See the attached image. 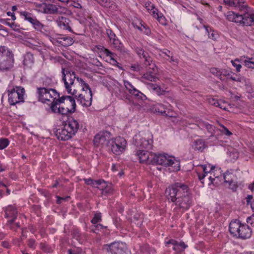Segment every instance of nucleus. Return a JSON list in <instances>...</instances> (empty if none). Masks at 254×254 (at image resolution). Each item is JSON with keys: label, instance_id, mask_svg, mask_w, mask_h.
Returning <instances> with one entry per match:
<instances>
[{"label": "nucleus", "instance_id": "obj_1", "mask_svg": "<svg viewBox=\"0 0 254 254\" xmlns=\"http://www.w3.org/2000/svg\"><path fill=\"white\" fill-rule=\"evenodd\" d=\"M168 200L173 202L176 211L184 212L192 204L193 198L188 186L182 183H176L166 190Z\"/></svg>", "mask_w": 254, "mask_h": 254}, {"label": "nucleus", "instance_id": "obj_2", "mask_svg": "<svg viewBox=\"0 0 254 254\" xmlns=\"http://www.w3.org/2000/svg\"><path fill=\"white\" fill-rule=\"evenodd\" d=\"M226 17L227 20L243 26H254V10L248 8L247 11L243 14H239L232 11L227 12Z\"/></svg>", "mask_w": 254, "mask_h": 254}, {"label": "nucleus", "instance_id": "obj_3", "mask_svg": "<svg viewBox=\"0 0 254 254\" xmlns=\"http://www.w3.org/2000/svg\"><path fill=\"white\" fill-rule=\"evenodd\" d=\"M79 127L78 122L76 120L73 118L70 119L57 130L56 135L59 139L67 140L75 134Z\"/></svg>", "mask_w": 254, "mask_h": 254}, {"label": "nucleus", "instance_id": "obj_4", "mask_svg": "<svg viewBox=\"0 0 254 254\" xmlns=\"http://www.w3.org/2000/svg\"><path fill=\"white\" fill-rule=\"evenodd\" d=\"M199 168L203 172L202 174L197 173L198 177L200 180H203L209 174L208 178L209 181L208 185L214 184L217 185L221 182L220 178L222 177V171L220 168L213 166L210 164L200 165Z\"/></svg>", "mask_w": 254, "mask_h": 254}, {"label": "nucleus", "instance_id": "obj_5", "mask_svg": "<svg viewBox=\"0 0 254 254\" xmlns=\"http://www.w3.org/2000/svg\"><path fill=\"white\" fill-rule=\"evenodd\" d=\"M229 231L231 234L237 238L246 239L250 238L252 230L248 225L237 220L232 221L229 224Z\"/></svg>", "mask_w": 254, "mask_h": 254}, {"label": "nucleus", "instance_id": "obj_6", "mask_svg": "<svg viewBox=\"0 0 254 254\" xmlns=\"http://www.w3.org/2000/svg\"><path fill=\"white\" fill-rule=\"evenodd\" d=\"M14 62V55L12 51L4 46H0V71H6L10 70Z\"/></svg>", "mask_w": 254, "mask_h": 254}, {"label": "nucleus", "instance_id": "obj_7", "mask_svg": "<svg viewBox=\"0 0 254 254\" xmlns=\"http://www.w3.org/2000/svg\"><path fill=\"white\" fill-rule=\"evenodd\" d=\"M153 164L161 165L165 167H170L169 170L176 172L180 170V162L175 157L166 154H156L154 157Z\"/></svg>", "mask_w": 254, "mask_h": 254}, {"label": "nucleus", "instance_id": "obj_8", "mask_svg": "<svg viewBox=\"0 0 254 254\" xmlns=\"http://www.w3.org/2000/svg\"><path fill=\"white\" fill-rule=\"evenodd\" d=\"M6 92L8 102L11 106L24 102L25 89L21 86H8Z\"/></svg>", "mask_w": 254, "mask_h": 254}, {"label": "nucleus", "instance_id": "obj_9", "mask_svg": "<svg viewBox=\"0 0 254 254\" xmlns=\"http://www.w3.org/2000/svg\"><path fill=\"white\" fill-rule=\"evenodd\" d=\"M37 94L39 101L43 103L49 102L51 104L56 102L60 96L59 94L55 89L45 87L38 88Z\"/></svg>", "mask_w": 254, "mask_h": 254}, {"label": "nucleus", "instance_id": "obj_10", "mask_svg": "<svg viewBox=\"0 0 254 254\" xmlns=\"http://www.w3.org/2000/svg\"><path fill=\"white\" fill-rule=\"evenodd\" d=\"M133 143L137 147L151 149L153 143V135L150 132L136 134L133 137Z\"/></svg>", "mask_w": 254, "mask_h": 254}, {"label": "nucleus", "instance_id": "obj_11", "mask_svg": "<svg viewBox=\"0 0 254 254\" xmlns=\"http://www.w3.org/2000/svg\"><path fill=\"white\" fill-rule=\"evenodd\" d=\"M63 75V80L64 81V87L68 94L75 95L77 93L76 83L74 82L76 78L74 72H70L65 73L64 69L62 68Z\"/></svg>", "mask_w": 254, "mask_h": 254}, {"label": "nucleus", "instance_id": "obj_12", "mask_svg": "<svg viewBox=\"0 0 254 254\" xmlns=\"http://www.w3.org/2000/svg\"><path fill=\"white\" fill-rule=\"evenodd\" d=\"M112 152L116 155L122 154L126 150L127 141L125 138L117 137L112 139L109 141Z\"/></svg>", "mask_w": 254, "mask_h": 254}, {"label": "nucleus", "instance_id": "obj_13", "mask_svg": "<svg viewBox=\"0 0 254 254\" xmlns=\"http://www.w3.org/2000/svg\"><path fill=\"white\" fill-rule=\"evenodd\" d=\"M50 40L54 45L64 47L70 46L74 43V40L71 37L60 34L50 36Z\"/></svg>", "mask_w": 254, "mask_h": 254}, {"label": "nucleus", "instance_id": "obj_14", "mask_svg": "<svg viewBox=\"0 0 254 254\" xmlns=\"http://www.w3.org/2000/svg\"><path fill=\"white\" fill-rule=\"evenodd\" d=\"M145 7L153 17L157 19L161 24L163 25H166L167 24L165 17L161 13L159 12L158 10L155 8L153 3L150 1H147L145 3Z\"/></svg>", "mask_w": 254, "mask_h": 254}, {"label": "nucleus", "instance_id": "obj_15", "mask_svg": "<svg viewBox=\"0 0 254 254\" xmlns=\"http://www.w3.org/2000/svg\"><path fill=\"white\" fill-rule=\"evenodd\" d=\"M35 7L38 11L45 14H54L58 12V6L57 5L43 2L41 3H36Z\"/></svg>", "mask_w": 254, "mask_h": 254}, {"label": "nucleus", "instance_id": "obj_16", "mask_svg": "<svg viewBox=\"0 0 254 254\" xmlns=\"http://www.w3.org/2000/svg\"><path fill=\"white\" fill-rule=\"evenodd\" d=\"M135 155L138 157L140 163H146L150 164H153L155 153L147 150L139 149L136 151Z\"/></svg>", "mask_w": 254, "mask_h": 254}, {"label": "nucleus", "instance_id": "obj_17", "mask_svg": "<svg viewBox=\"0 0 254 254\" xmlns=\"http://www.w3.org/2000/svg\"><path fill=\"white\" fill-rule=\"evenodd\" d=\"M59 102L63 104L70 112V114L74 113L76 111V105L74 98L71 96H63L59 97Z\"/></svg>", "mask_w": 254, "mask_h": 254}, {"label": "nucleus", "instance_id": "obj_18", "mask_svg": "<svg viewBox=\"0 0 254 254\" xmlns=\"http://www.w3.org/2000/svg\"><path fill=\"white\" fill-rule=\"evenodd\" d=\"M225 185L233 190H235L238 187L237 177L233 173L227 171L223 177Z\"/></svg>", "mask_w": 254, "mask_h": 254}, {"label": "nucleus", "instance_id": "obj_19", "mask_svg": "<svg viewBox=\"0 0 254 254\" xmlns=\"http://www.w3.org/2000/svg\"><path fill=\"white\" fill-rule=\"evenodd\" d=\"M111 137V133L109 131L105 130L99 132L97 134L94 138V143L96 146L100 145H104L106 144L109 141Z\"/></svg>", "mask_w": 254, "mask_h": 254}, {"label": "nucleus", "instance_id": "obj_20", "mask_svg": "<svg viewBox=\"0 0 254 254\" xmlns=\"http://www.w3.org/2000/svg\"><path fill=\"white\" fill-rule=\"evenodd\" d=\"M75 98L82 106L89 107L91 105L92 99V93L91 91L84 92L75 95Z\"/></svg>", "mask_w": 254, "mask_h": 254}, {"label": "nucleus", "instance_id": "obj_21", "mask_svg": "<svg viewBox=\"0 0 254 254\" xmlns=\"http://www.w3.org/2000/svg\"><path fill=\"white\" fill-rule=\"evenodd\" d=\"M109 251L112 254H124L127 250L125 243L123 242H114L108 246Z\"/></svg>", "mask_w": 254, "mask_h": 254}, {"label": "nucleus", "instance_id": "obj_22", "mask_svg": "<svg viewBox=\"0 0 254 254\" xmlns=\"http://www.w3.org/2000/svg\"><path fill=\"white\" fill-rule=\"evenodd\" d=\"M155 112L169 117H176V114L172 110L168 109L166 106L161 103H156L154 106Z\"/></svg>", "mask_w": 254, "mask_h": 254}, {"label": "nucleus", "instance_id": "obj_23", "mask_svg": "<svg viewBox=\"0 0 254 254\" xmlns=\"http://www.w3.org/2000/svg\"><path fill=\"white\" fill-rule=\"evenodd\" d=\"M59 99L54 103H52L50 108L52 111L55 113H58L63 115H67L70 114L68 110L62 104H60L59 101Z\"/></svg>", "mask_w": 254, "mask_h": 254}, {"label": "nucleus", "instance_id": "obj_24", "mask_svg": "<svg viewBox=\"0 0 254 254\" xmlns=\"http://www.w3.org/2000/svg\"><path fill=\"white\" fill-rule=\"evenodd\" d=\"M4 211L5 218H11V219L9 220L6 223V225H10L17 217V211L13 206L9 205L6 207Z\"/></svg>", "mask_w": 254, "mask_h": 254}, {"label": "nucleus", "instance_id": "obj_25", "mask_svg": "<svg viewBox=\"0 0 254 254\" xmlns=\"http://www.w3.org/2000/svg\"><path fill=\"white\" fill-rule=\"evenodd\" d=\"M124 85L127 91L131 96L138 99H142L144 96L140 91L136 89L129 81H125Z\"/></svg>", "mask_w": 254, "mask_h": 254}, {"label": "nucleus", "instance_id": "obj_26", "mask_svg": "<svg viewBox=\"0 0 254 254\" xmlns=\"http://www.w3.org/2000/svg\"><path fill=\"white\" fill-rule=\"evenodd\" d=\"M154 66L155 65L153 64L151 67L152 70H148L143 74L140 79L141 82L146 83V81L151 82H156L157 81L158 78L155 73Z\"/></svg>", "mask_w": 254, "mask_h": 254}, {"label": "nucleus", "instance_id": "obj_27", "mask_svg": "<svg viewBox=\"0 0 254 254\" xmlns=\"http://www.w3.org/2000/svg\"><path fill=\"white\" fill-rule=\"evenodd\" d=\"M166 245H171L173 246V249L177 253H179L185 250L188 247L184 242H178L177 241L171 239L166 242Z\"/></svg>", "mask_w": 254, "mask_h": 254}, {"label": "nucleus", "instance_id": "obj_28", "mask_svg": "<svg viewBox=\"0 0 254 254\" xmlns=\"http://www.w3.org/2000/svg\"><path fill=\"white\" fill-rule=\"evenodd\" d=\"M84 182L88 185H91L92 187L98 188L99 189L103 190L104 189L107 187V184L103 180H99L97 181L93 180L91 178L84 179Z\"/></svg>", "mask_w": 254, "mask_h": 254}, {"label": "nucleus", "instance_id": "obj_29", "mask_svg": "<svg viewBox=\"0 0 254 254\" xmlns=\"http://www.w3.org/2000/svg\"><path fill=\"white\" fill-rule=\"evenodd\" d=\"M224 2L226 4L231 6L239 8H245L246 9L245 11H247L248 8H250L247 4H244L243 0H224Z\"/></svg>", "mask_w": 254, "mask_h": 254}, {"label": "nucleus", "instance_id": "obj_30", "mask_svg": "<svg viewBox=\"0 0 254 254\" xmlns=\"http://www.w3.org/2000/svg\"><path fill=\"white\" fill-rule=\"evenodd\" d=\"M106 33L109 38L110 43L113 45L115 48L119 49L121 47V43L117 38L115 33L110 29H107Z\"/></svg>", "mask_w": 254, "mask_h": 254}, {"label": "nucleus", "instance_id": "obj_31", "mask_svg": "<svg viewBox=\"0 0 254 254\" xmlns=\"http://www.w3.org/2000/svg\"><path fill=\"white\" fill-rule=\"evenodd\" d=\"M58 25L62 29L71 31V28L69 25V19L66 17L61 16L57 20Z\"/></svg>", "mask_w": 254, "mask_h": 254}, {"label": "nucleus", "instance_id": "obj_32", "mask_svg": "<svg viewBox=\"0 0 254 254\" xmlns=\"http://www.w3.org/2000/svg\"><path fill=\"white\" fill-rule=\"evenodd\" d=\"M240 61H242V64L247 67L254 69V57L243 56L240 57Z\"/></svg>", "mask_w": 254, "mask_h": 254}, {"label": "nucleus", "instance_id": "obj_33", "mask_svg": "<svg viewBox=\"0 0 254 254\" xmlns=\"http://www.w3.org/2000/svg\"><path fill=\"white\" fill-rule=\"evenodd\" d=\"M135 51L140 58H142L144 59L145 65H151L150 62H152V61L150 58L148 56L147 53L145 52L142 48L139 47L135 48Z\"/></svg>", "mask_w": 254, "mask_h": 254}, {"label": "nucleus", "instance_id": "obj_34", "mask_svg": "<svg viewBox=\"0 0 254 254\" xmlns=\"http://www.w3.org/2000/svg\"><path fill=\"white\" fill-rule=\"evenodd\" d=\"M133 25L134 27H136L140 31H142L146 35H149L151 33V30L150 28L147 26L144 23H143L142 21H139V25H136V23H133Z\"/></svg>", "mask_w": 254, "mask_h": 254}, {"label": "nucleus", "instance_id": "obj_35", "mask_svg": "<svg viewBox=\"0 0 254 254\" xmlns=\"http://www.w3.org/2000/svg\"><path fill=\"white\" fill-rule=\"evenodd\" d=\"M148 88L154 91L158 95H163L165 91L163 90L159 86L153 83H147Z\"/></svg>", "mask_w": 254, "mask_h": 254}, {"label": "nucleus", "instance_id": "obj_36", "mask_svg": "<svg viewBox=\"0 0 254 254\" xmlns=\"http://www.w3.org/2000/svg\"><path fill=\"white\" fill-rule=\"evenodd\" d=\"M28 22L31 23L33 27L38 31H42L43 29V24L37 20L36 16L33 15Z\"/></svg>", "mask_w": 254, "mask_h": 254}, {"label": "nucleus", "instance_id": "obj_37", "mask_svg": "<svg viewBox=\"0 0 254 254\" xmlns=\"http://www.w3.org/2000/svg\"><path fill=\"white\" fill-rule=\"evenodd\" d=\"M34 61L33 55L30 53H27L24 57L23 64L25 66H31Z\"/></svg>", "mask_w": 254, "mask_h": 254}, {"label": "nucleus", "instance_id": "obj_38", "mask_svg": "<svg viewBox=\"0 0 254 254\" xmlns=\"http://www.w3.org/2000/svg\"><path fill=\"white\" fill-rule=\"evenodd\" d=\"M193 146L195 150L202 151L206 147V144L203 139H199L194 141Z\"/></svg>", "mask_w": 254, "mask_h": 254}, {"label": "nucleus", "instance_id": "obj_39", "mask_svg": "<svg viewBox=\"0 0 254 254\" xmlns=\"http://www.w3.org/2000/svg\"><path fill=\"white\" fill-rule=\"evenodd\" d=\"M206 32L207 33V35L208 36V38L210 39H211L212 40H216L218 37V34L217 33L212 30L210 27L209 26H204Z\"/></svg>", "mask_w": 254, "mask_h": 254}, {"label": "nucleus", "instance_id": "obj_40", "mask_svg": "<svg viewBox=\"0 0 254 254\" xmlns=\"http://www.w3.org/2000/svg\"><path fill=\"white\" fill-rule=\"evenodd\" d=\"M76 79L82 88V93H84V92H87L88 91H91L89 85L86 83L82 79L77 77Z\"/></svg>", "mask_w": 254, "mask_h": 254}, {"label": "nucleus", "instance_id": "obj_41", "mask_svg": "<svg viewBox=\"0 0 254 254\" xmlns=\"http://www.w3.org/2000/svg\"><path fill=\"white\" fill-rule=\"evenodd\" d=\"M231 62L233 66L236 68V71L237 72H240L242 68V65L240 63H242V61H240V57L239 58L236 59L234 60H232Z\"/></svg>", "mask_w": 254, "mask_h": 254}, {"label": "nucleus", "instance_id": "obj_42", "mask_svg": "<svg viewBox=\"0 0 254 254\" xmlns=\"http://www.w3.org/2000/svg\"><path fill=\"white\" fill-rule=\"evenodd\" d=\"M19 13L21 17L27 21L34 15L33 14L26 11H21Z\"/></svg>", "mask_w": 254, "mask_h": 254}, {"label": "nucleus", "instance_id": "obj_43", "mask_svg": "<svg viewBox=\"0 0 254 254\" xmlns=\"http://www.w3.org/2000/svg\"><path fill=\"white\" fill-rule=\"evenodd\" d=\"M220 71L221 69L216 67H211L210 69V72L219 79H221Z\"/></svg>", "mask_w": 254, "mask_h": 254}, {"label": "nucleus", "instance_id": "obj_44", "mask_svg": "<svg viewBox=\"0 0 254 254\" xmlns=\"http://www.w3.org/2000/svg\"><path fill=\"white\" fill-rule=\"evenodd\" d=\"M220 126L221 127V128L219 129V131L221 133L228 136L232 134V133L223 125L220 124Z\"/></svg>", "mask_w": 254, "mask_h": 254}, {"label": "nucleus", "instance_id": "obj_45", "mask_svg": "<svg viewBox=\"0 0 254 254\" xmlns=\"http://www.w3.org/2000/svg\"><path fill=\"white\" fill-rule=\"evenodd\" d=\"M9 144V140L6 138L0 139V149H3Z\"/></svg>", "mask_w": 254, "mask_h": 254}, {"label": "nucleus", "instance_id": "obj_46", "mask_svg": "<svg viewBox=\"0 0 254 254\" xmlns=\"http://www.w3.org/2000/svg\"><path fill=\"white\" fill-rule=\"evenodd\" d=\"M101 220V214L100 213H96L91 220L92 223L96 224Z\"/></svg>", "mask_w": 254, "mask_h": 254}, {"label": "nucleus", "instance_id": "obj_47", "mask_svg": "<svg viewBox=\"0 0 254 254\" xmlns=\"http://www.w3.org/2000/svg\"><path fill=\"white\" fill-rule=\"evenodd\" d=\"M221 73V80H222L223 77H226L228 78L232 73V72L229 71L227 69L221 68L220 71Z\"/></svg>", "mask_w": 254, "mask_h": 254}, {"label": "nucleus", "instance_id": "obj_48", "mask_svg": "<svg viewBox=\"0 0 254 254\" xmlns=\"http://www.w3.org/2000/svg\"><path fill=\"white\" fill-rule=\"evenodd\" d=\"M40 32L43 33V34L45 35L46 36H47L49 38V39L50 40V36H54L55 34H52L50 31L48 29L47 27L44 25H43V29H42V31H39Z\"/></svg>", "mask_w": 254, "mask_h": 254}, {"label": "nucleus", "instance_id": "obj_49", "mask_svg": "<svg viewBox=\"0 0 254 254\" xmlns=\"http://www.w3.org/2000/svg\"><path fill=\"white\" fill-rule=\"evenodd\" d=\"M247 222L252 227H254V214L248 217L247 218Z\"/></svg>", "mask_w": 254, "mask_h": 254}, {"label": "nucleus", "instance_id": "obj_50", "mask_svg": "<svg viewBox=\"0 0 254 254\" xmlns=\"http://www.w3.org/2000/svg\"><path fill=\"white\" fill-rule=\"evenodd\" d=\"M56 197L57 198V202L58 204H60L62 202V201H67L68 199L69 198V196H66V197H60L59 196H57Z\"/></svg>", "mask_w": 254, "mask_h": 254}, {"label": "nucleus", "instance_id": "obj_51", "mask_svg": "<svg viewBox=\"0 0 254 254\" xmlns=\"http://www.w3.org/2000/svg\"><path fill=\"white\" fill-rule=\"evenodd\" d=\"M27 245L30 248L35 249V241L33 239H30L28 241Z\"/></svg>", "mask_w": 254, "mask_h": 254}, {"label": "nucleus", "instance_id": "obj_52", "mask_svg": "<svg viewBox=\"0 0 254 254\" xmlns=\"http://www.w3.org/2000/svg\"><path fill=\"white\" fill-rule=\"evenodd\" d=\"M219 102V101H218L217 99H214V98H210L208 99L209 103L210 104H211L212 105H214L216 107H217Z\"/></svg>", "mask_w": 254, "mask_h": 254}, {"label": "nucleus", "instance_id": "obj_53", "mask_svg": "<svg viewBox=\"0 0 254 254\" xmlns=\"http://www.w3.org/2000/svg\"><path fill=\"white\" fill-rule=\"evenodd\" d=\"M103 53L107 57H108L109 58L111 57L114 56V54L112 52L110 51L107 49H105L103 51Z\"/></svg>", "mask_w": 254, "mask_h": 254}, {"label": "nucleus", "instance_id": "obj_54", "mask_svg": "<svg viewBox=\"0 0 254 254\" xmlns=\"http://www.w3.org/2000/svg\"><path fill=\"white\" fill-rule=\"evenodd\" d=\"M217 107H218L224 110H226V103L222 101H219Z\"/></svg>", "mask_w": 254, "mask_h": 254}, {"label": "nucleus", "instance_id": "obj_55", "mask_svg": "<svg viewBox=\"0 0 254 254\" xmlns=\"http://www.w3.org/2000/svg\"><path fill=\"white\" fill-rule=\"evenodd\" d=\"M81 250L76 249L74 250H68V254H81Z\"/></svg>", "mask_w": 254, "mask_h": 254}, {"label": "nucleus", "instance_id": "obj_56", "mask_svg": "<svg viewBox=\"0 0 254 254\" xmlns=\"http://www.w3.org/2000/svg\"><path fill=\"white\" fill-rule=\"evenodd\" d=\"M13 222L10 225H7L10 229L15 230L17 228L19 227V224L18 223L13 224Z\"/></svg>", "mask_w": 254, "mask_h": 254}, {"label": "nucleus", "instance_id": "obj_57", "mask_svg": "<svg viewBox=\"0 0 254 254\" xmlns=\"http://www.w3.org/2000/svg\"><path fill=\"white\" fill-rule=\"evenodd\" d=\"M114 56H113L109 58L110 63L111 64H112L113 65H117V66L119 67V65H118L119 64V63L117 62V61L116 60H115V59L114 58Z\"/></svg>", "mask_w": 254, "mask_h": 254}, {"label": "nucleus", "instance_id": "obj_58", "mask_svg": "<svg viewBox=\"0 0 254 254\" xmlns=\"http://www.w3.org/2000/svg\"><path fill=\"white\" fill-rule=\"evenodd\" d=\"M130 69L133 71H138L140 70V66L138 64L132 65L130 66Z\"/></svg>", "mask_w": 254, "mask_h": 254}, {"label": "nucleus", "instance_id": "obj_59", "mask_svg": "<svg viewBox=\"0 0 254 254\" xmlns=\"http://www.w3.org/2000/svg\"><path fill=\"white\" fill-rule=\"evenodd\" d=\"M7 24L15 31H16L18 29V26H17L14 23H7Z\"/></svg>", "mask_w": 254, "mask_h": 254}, {"label": "nucleus", "instance_id": "obj_60", "mask_svg": "<svg viewBox=\"0 0 254 254\" xmlns=\"http://www.w3.org/2000/svg\"><path fill=\"white\" fill-rule=\"evenodd\" d=\"M1 245L5 248H9L10 247L9 242L6 241L2 242Z\"/></svg>", "mask_w": 254, "mask_h": 254}, {"label": "nucleus", "instance_id": "obj_61", "mask_svg": "<svg viewBox=\"0 0 254 254\" xmlns=\"http://www.w3.org/2000/svg\"><path fill=\"white\" fill-rule=\"evenodd\" d=\"M72 5L73 7L77 8H81V5L78 2L73 1Z\"/></svg>", "mask_w": 254, "mask_h": 254}, {"label": "nucleus", "instance_id": "obj_62", "mask_svg": "<svg viewBox=\"0 0 254 254\" xmlns=\"http://www.w3.org/2000/svg\"><path fill=\"white\" fill-rule=\"evenodd\" d=\"M253 196L252 195H248V196L246 197V201H247V204H249L252 203L251 202V201L253 199Z\"/></svg>", "mask_w": 254, "mask_h": 254}, {"label": "nucleus", "instance_id": "obj_63", "mask_svg": "<svg viewBox=\"0 0 254 254\" xmlns=\"http://www.w3.org/2000/svg\"><path fill=\"white\" fill-rule=\"evenodd\" d=\"M7 15L8 16H10L11 17V18L13 20H15L16 19V17L13 13H11V12H7Z\"/></svg>", "mask_w": 254, "mask_h": 254}, {"label": "nucleus", "instance_id": "obj_64", "mask_svg": "<svg viewBox=\"0 0 254 254\" xmlns=\"http://www.w3.org/2000/svg\"><path fill=\"white\" fill-rule=\"evenodd\" d=\"M112 170L113 171H116L118 170V168H117V166L113 164L112 166Z\"/></svg>", "mask_w": 254, "mask_h": 254}]
</instances>
